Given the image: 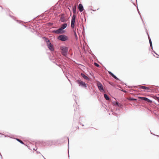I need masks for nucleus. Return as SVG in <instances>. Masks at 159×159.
Instances as JSON below:
<instances>
[{
    "label": "nucleus",
    "mask_w": 159,
    "mask_h": 159,
    "mask_svg": "<svg viewBox=\"0 0 159 159\" xmlns=\"http://www.w3.org/2000/svg\"><path fill=\"white\" fill-rule=\"evenodd\" d=\"M61 52L62 54L64 56H66L68 53V48L65 46H62L61 47Z\"/></svg>",
    "instance_id": "1"
},
{
    "label": "nucleus",
    "mask_w": 159,
    "mask_h": 159,
    "mask_svg": "<svg viewBox=\"0 0 159 159\" xmlns=\"http://www.w3.org/2000/svg\"><path fill=\"white\" fill-rule=\"evenodd\" d=\"M76 82L79 84L80 86L83 88H86L87 87V84L85 82L81 80L80 79L76 81Z\"/></svg>",
    "instance_id": "2"
},
{
    "label": "nucleus",
    "mask_w": 159,
    "mask_h": 159,
    "mask_svg": "<svg viewBox=\"0 0 159 159\" xmlns=\"http://www.w3.org/2000/svg\"><path fill=\"white\" fill-rule=\"evenodd\" d=\"M58 38L62 41H65L68 39V37L64 34H61L59 36Z\"/></svg>",
    "instance_id": "3"
},
{
    "label": "nucleus",
    "mask_w": 159,
    "mask_h": 159,
    "mask_svg": "<svg viewBox=\"0 0 159 159\" xmlns=\"http://www.w3.org/2000/svg\"><path fill=\"white\" fill-rule=\"evenodd\" d=\"M45 41L46 42L48 48L51 51H53L54 50L52 45L50 42L49 40L48 39L45 38Z\"/></svg>",
    "instance_id": "4"
},
{
    "label": "nucleus",
    "mask_w": 159,
    "mask_h": 159,
    "mask_svg": "<svg viewBox=\"0 0 159 159\" xmlns=\"http://www.w3.org/2000/svg\"><path fill=\"white\" fill-rule=\"evenodd\" d=\"M76 16L74 15H73L71 20V27L72 29H74L75 27V23Z\"/></svg>",
    "instance_id": "5"
},
{
    "label": "nucleus",
    "mask_w": 159,
    "mask_h": 159,
    "mask_svg": "<svg viewBox=\"0 0 159 159\" xmlns=\"http://www.w3.org/2000/svg\"><path fill=\"white\" fill-rule=\"evenodd\" d=\"M62 30L60 28L57 30H53L52 31V32L56 34H62L64 33V31Z\"/></svg>",
    "instance_id": "6"
},
{
    "label": "nucleus",
    "mask_w": 159,
    "mask_h": 159,
    "mask_svg": "<svg viewBox=\"0 0 159 159\" xmlns=\"http://www.w3.org/2000/svg\"><path fill=\"white\" fill-rule=\"evenodd\" d=\"M97 85L99 89L101 91H104V89L101 83L99 82H98Z\"/></svg>",
    "instance_id": "7"
},
{
    "label": "nucleus",
    "mask_w": 159,
    "mask_h": 159,
    "mask_svg": "<svg viewBox=\"0 0 159 159\" xmlns=\"http://www.w3.org/2000/svg\"><path fill=\"white\" fill-rule=\"evenodd\" d=\"M139 98L141 100H144L149 102H151V101L148 98L146 97H139Z\"/></svg>",
    "instance_id": "8"
},
{
    "label": "nucleus",
    "mask_w": 159,
    "mask_h": 159,
    "mask_svg": "<svg viewBox=\"0 0 159 159\" xmlns=\"http://www.w3.org/2000/svg\"><path fill=\"white\" fill-rule=\"evenodd\" d=\"M78 9L80 12L83 11L84 10L83 7L81 4H79L78 6Z\"/></svg>",
    "instance_id": "9"
},
{
    "label": "nucleus",
    "mask_w": 159,
    "mask_h": 159,
    "mask_svg": "<svg viewBox=\"0 0 159 159\" xmlns=\"http://www.w3.org/2000/svg\"><path fill=\"white\" fill-rule=\"evenodd\" d=\"M76 5H75L72 8L73 11V15L76 16Z\"/></svg>",
    "instance_id": "10"
},
{
    "label": "nucleus",
    "mask_w": 159,
    "mask_h": 159,
    "mask_svg": "<svg viewBox=\"0 0 159 159\" xmlns=\"http://www.w3.org/2000/svg\"><path fill=\"white\" fill-rule=\"evenodd\" d=\"M112 103L114 105L118 107H120L121 106V105L117 102H113Z\"/></svg>",
    "instance_id": "11"
},
{
    "label": "nucleus",
    "mask_w": 159,
    "mask_h": 159,
    "mask_svg": "<svg viewBox=\"0 0 159 159\" xmlns=\"http://www.w3.org/2000/svg\"><path fill=\"white\" fill-rule=\"evenodd\" d=\"M108 73L113 78L115 79L116 80H118L119 79L117 78L113 73H112L111 72L108 71Z\"/></svg>",
    "instance_id": "12"
},
{
    "label": "nucleus",
    "mask_w": 159,
    "mask_h": 159,
    "mask_svg": "<svg viewBox=\"0 0 159 159\" xmlns=\"http://www.w3.org/2000/svg\"><path fill=\"white\" fill-rule=\"evenodd\" d=\"M81 75L82 76V77L83 78H84V79L87 80H89V79L88 78V76H87L85 75H84L83 73H81Z\"/></svg>",
    "instance_id": "13"
},
{
    "label": "nucleus",
    "mask_w": 159,
    "mask_h": 159,
    "mask_svg": "<svg viewBox=\"0 0 159 159\" xmlns=\"http://www.w3.org/2000/svg\"><path fill=\"white\" fill-rule=\"evenodd\" d=\"M67 24L66 23H64L62 25H61V29L63 30L64 29H65V28H66V27H67Z\"/></svg>",
    "instance_id": "14"
},
{
    "label": "nucleus",
    "mask_w": 159,
    "mask_h": 159,
    "mask_svg": "<svg viewBox=\"0 0 159 159\" xmlns=\"http://www.w3.org/2000/svg\"><path fill=\"white\" fill-rule=\"evenodd\" d=\"M139 87L140 88L146 89V90H148V89H149V88L147 87L144 86H140Z\"/></svg>",
    "instance_id": "15"
},
{
    "label": "nucleus",
    "mask_w": 159,
    "mask_h": 159,
    "mask_svg": "<svg viewBox=\"0 0 159 159\" xmlns=\"http://www.w3.org/2000/svg\"><path fill=\"white\" fill-rule=\"evenodd\" d=\"M104 97L106 100H110L109 98L108 97V96L107 95V94H104Z\"/></svg>",
    "instance_id": "16"
},
{
    "label": "nucleus",
    "mask_w": 159,
    "mask_h": 159,
    "mask_svg": "<svg viewBox=\"0 0 159 159\" xmlns=\"http://www.w3.org/2000/svg\"><path fill=\"white\" fill-rule=\"evenodd\" d=\"M60 21L63 22H64L65 21V20L64 18L63 17L61 16L60 19Z\"/></svg>",
    "instance_id": "17"
},
{
    "label": "nucleus",
    "mask_w": 159,
    "mask_h": 159,
    "mask_svg": "<svg viewBox=\"0 0 159 159\" xmlns=\"http://www.w3.org/2000/svg\"><path fill=\"white\" fill-rule=\"evenodd\" d=\"M16 140L18 141H19V142H20L21 143V144H24V143L23 142L21 141V140H20V139H16Z\"/></svg>",
    "instance_id": "18"
},
{
    "label": "nucleus",
    "mask_w": 159,
    "mask_h": 159,
    "mask_svg": "<svg viewBox=\"0 0 159 159\" xmlns=\"http://www.w3.org/2000/svg\"><path fill=\"white\" fill-rule=\"evenodd\" d=\"M147 33L148 34V33ZM148 39H149V41L150 44H152V41H151V39H150V38L149 37L148 35Z\"/></svg>",
    "instance_id": "19"
},
{
    "label": "nucleus",
    "mask_w": 159,
    "mask_h": 159,
    "mask_svg": "<svg viewBox=\"0 0 159 159\" xmlns=\"http://www.w3.org/2000/svg\"><path fill=\"white\" fill-rule=\"evenodd\" d=\"M94 65L97 67H99L100 66L99 64H98L96 62L94 63Z\"/></svg>",
    "instance_id": "20"
},
{
    "label": "nucleus",
    "mask_w": 159,
    "mask_h": 159,
    "mask_svg": "<svg viewBox=\"0 0 159 159\" xmlns=\"http://www.w3.org/2000/svg\"><path fill=\"white\" fill-rule=\"evenodd\" d=\"M74 34L75 37L76 39H77L78 38L77 35L76 34V33H75Z\"/></svg>",
    "instance_id": "21"
},
{
    "label": "nucleus",
    "mask_w": 159,
    "mask_h": 159,
    "mask_svg": "<svg viewBox=\"0 0 159 159\" xmlns=\"http://www.w3.org/2000/svg\"><path fill=\"white\" fill-rule=\"evenodd\" d=\"M72 31L74 33H76V29H73L72 30Z\"/></svg>",
    "instance_id": "22"
},
{
    "label": "nucleus",
    "mask_w": 159,
    "mask_h": 159,
    "mask_svg": "<svg viewBox=\"0 0 159 159\" xmlns=\"http://www.w3.org/2000/svg\"><path fill=\"white\" fill-rule=\"evenodd\" d=\"M156 99L159 102V97H157Z\"/></svg>",
    "instance_id": "23"
},
{
    "label": "nucleus",
    "mask_w": 159,
    "mask_h": 159,
    "mask_svg": "<svg viewBox=\"0 0 159 159\" xmlns=\"http://www.w3.org/2000/svg\"><path fill=\"white\" fill-rule=\"evenodd\" d=\"M150 46H151V48H152V44H150Z\"/></svg>",
    "instance_id": "24"
},
{
    "label": "nucleus",
    "mask_w": 159,
    "mask_h": 159,
    "mask_svg": "<svg viewBox=\"0 0 159 159\" xmlns=\"http://www.w3.org/2000/svg\"><path fill=\"white\" fill-rule=\"evenodd\" d=\"M129 100H134V99H132V98L131 99V98H130Z\"/></svg>",
    "instance_id": "25"
},
{
    "label": "nucleus",
    "mask_w": 159,
    "mask_h": 159,
    "mask_svg": "<svg viewBox=\"0 0 159 159\" xmlns=\"http://www.w3.org/2000/svg\"><path fill=\"white\" fill-rule=\"evenodd\" d=\"M129 92H130V93H130V91H129Z\"/></svg>",
    "instance_id": "26"
}]
</instances>
